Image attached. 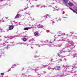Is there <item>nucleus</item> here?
<instances>
[{"mask_svg": "<svg viewBox=\"0 0 77 77\" xmlns=\"http://www.w3.org/2000/svg\"><path fill=\"white\" fill-rule=\"evenodd\" d=\"M61 11H62V10H61Z\"/></svg>", "mask_w": 77, "mask_h": 77, "instance_id": "nucleus-61", "label": "nucleus"}, {"mask_svg": "<svg viewBox=\"0 0 77 77\" xmlns=\"http://www.w3.org/2000/svg\"><path fill=\"white\" fill-rule=\"evenodd\" d=\"M72 11H73V12H74V13H76V14H77V12H76V11H75V10L72 9Z\"/></svg>", "mask_w": 77, "mask_h": 77, "instance_id": "nucleus-25", "label": "nucleus"}, {"mask_svg": "<svg viewBox=\"0 0 77 77\" xmlns=\"http://www.w3.org/2000/svg\"><path fill=\"white\" fill-rule=\"evenodd\" d=\"M68 5H69V6L71 7L72 6H73V3L71 2L69 3L68 4Z\"/></svg>", "mask_w": 77, "mask_h": 77, "instance_id": "nucleus-12", "label": "nucleus"}, {"mask_svg": "<svg viewBox=\"0 0 77 77\" xmlns=\"http://www.w3.org/2000/svg\"><path fill=\"white\" fill-rule=\"evenodd\" d=\"M31 48H32V49H33V48H32V47H31Z\"/></svg>", "mask_w": 77, "mask_h": 77, "instance_id": "nucleus-49", "label": "nucleus"}, {"mask_svg": "<svg viewBox=\"0 0 77 77\" xmlns=\"http://www.w3.org/2000/svg\"><path fill=\"white\" fill-rule=\"evenodd\" d=\"M59 57L61 58V59H59L58 60H60V61H62V59L63 57H64V56H59Z\"/></svg>", "mask_w": 77, "mask_h": 77, "instance_id": "nucleus-15", "label": "nucleus"}, {"mask_svg": "<svg viewBox=\"0 0 77 77\" xmlns=\"http://www.w3.org/2000/svg\"><path fill=\"white\" fill-rule=\"evenodd\" d=\"M69 9H70V10H71L72 11L73 10H72L73 9H72V8H70V7H69Z\"/></svg>", "mask_w": 77, "mask_h": 77, "instance_id": "nucleus-36", "label": "nucleus"}, {"mask_svg": "<svg viewBox=\"0 0 77 77\" xmlns=\"http://www.w3.org/2000/svg\"><path fill=\"white\" fill-rule=\"evenodd\" d=\"M55 47H61L62 46V44H58L57 45H55Z\"/></svg>", "mask_w": 77, "mask_h": 77, "instance_id": "nucleus-20", "label": "nucleus"}, {"mask_svg": "<svg viewBox=\"0 0 77 77\" xmlns=\"http://www.w3.org/2000/svg\"><path fill=\"white\" fill-rule=\"evenodd\" d=\"M29 29H32V27H30L29 28L26 27L24 28V30H29Z\"/></svg>", "mask_w": 77, "mask_h": 77, "instance_id": "nucleus-16", "label": "nucleus"}, {"mask_svg": "<svg viewBox=\"0 0 77 77\" xmlns=\"http://www.w3.org/2000/svg\"><path fill=\"white\" fill-rule=\"evenodd\" d=\"M61 68L60 67V66H57L55 67L53 69H51L52 70H54V69H57V70H59Z\"/></svg>", "mask_w": 77, "mask_h": 77, "instance_id": "nucleus-6", "label": "nucleus"}, {"mask_svg": "<svg viewBox=\"0 0 77 77\" xmlns=\"http://www.w3.org/2000/svg\"><path fill=\"white\" fill-rule=\"evenodd\" d=\"M68 74L67 73H65V72H63V74H61L60 75L58 74L57 75H55V77H64V75H67Z\"/></svg>", "mask_w": 77, "mask_h": 77, "instance_id": "nucleus-4", "label": "nucleus"}, {"mask_svg": "<svg viewBox=\"0 0 77 77\" xmlns=\"http://www.w3.org/2000/svg\"><path fill=\"white\" fill-rule=\"evenodd\" d=\"M15 66H17L16 64L13 65L11 67L12 68H15Z\"/></svg>", "mask_w": 77, "mask_h": 77, "instance_id": "nucleus-21", "label": "nucleus"}, {"mask_svg": "<svg viewBox=\"0 0 77 77\" xmlns=\"http://www.w3.org/2000/svg\"><path fill=\"white\" fill-rule=\"evenodd\" d=\"M34 7H35V6L34 5H32L31 7V8H34Z\"/></svg>", "mask_w": 77, "mask_h": 77, "instance_id": "nucleus-38", "label": "nucleus"}, {"mask_svg": "<svg viewBox=\"0 0 77 77\" xmlns=\"http://www.w3.org/2000/svg\"><path fill=\"white\" fill-rule=\"evenodd\" d=\"M35 36H38V35H39V34L38 33V32H36L34 33Z\"/></svg>", "mask_w": 77, "mask_h": 77, "instance_id": "nucleus-13", "label": "nucleus"}, {"mask_svg": "<svg viewBox=\"0 0 77 77\" xmlns=\"http://www.w3.org/2000/svg\"><path fill=\"white\" fill-rule=\"evenodd\" d=\"M26 14H27V13H26Z\"/></svg>", "mask_w": 77, "mask_h": 77, "instance_id": "nucleus-51", "label": "nucleus"}, {"mask_svg": "<svg viewBox=\"0 0 77 77\" xmlns=\"http://www.w3.org/2000/svg\"><path fill=\"white\" fill-rule=\"evenodd\" d=\"M72 56H73V57L74 58V57L77 56V54H72Z\"/></svg>", "mask_w": 77, "mask_h": 77, "instance_id": "nucleus-19", "label": "nucleus"}, {"mask_svg": "<svg viewBox=\"0 0 77 77\" xmlns=\"http://www.w3.org/2000/svg\"><path fill=\"white\" fill-rule=\"evenodd\" d=\"M40 6V5H36V8H38V7H39Z\"/></svg>", "mask_w": 77, "mask_h": 77, "instance_id": "nucleus-27", "label": "nucleus"}, {"mask_svg": "<svg viewBox=\"0 0 77 77\" xmlns=\"http://www.w3.org/2000/svg\"><path fill=\"white\" fill-rule=\"evenodd\" d=\"M51 21H52V23H54V21H53V20H51Z\"/></svg>", "mask_w": 77, "mask_h": 77, "instance_id": "nucleus-39", "label": "nucleus"}, {"mask_svg": "<svg viewBox=\"0 0 77 77\" xmlns=\"http://www.w3.org/2000/svg\"><path fill=\"white\" fill-rule=\"evenodd\" d=\"M43 42V44H49V43H52V41L49 42L47 40L45 42Z\"/></svg>", "mask_w": 77, "mask_h": 77, "instance_id": "nucleus-8", "label": "nucleus"}, {"mask_svg": "<svg viewBox=\"0 0 77 77\" xmlns=\"http://www.w3.org/2000/svg\"><path fill=\"white\" fill-rule=\"evenodd\" d=\"M31 70L32 71V70H33V69H32Z\"/></svg>", "mask_w": 77, "mask_h": 77, "instance_id": "nucleus-54", "label": "nucleus"}, {"mask_svg": "<svg viewBox=\"0 0 77 77\" xmlns=\"http://www.w3.org/2000/svg\"><path fill=\"white\" fill-rule=\"evenodd\" d=\"M2 32V29L0 28V32Z\"/></svg>", "mask_w": 77, "mask_h": 77, "instance_id": "nucleus-34", "label": "nucleus"}, {"mask_svg": "<svg viewBox=\"0 0 77 77\" xmlns=\"http://www.w3.org/2000/svg\"><path fill=\"white\" fill-rule=\"evenodd\" d=\"M74 37V38H75L76 39H77V37L75 36V35H74L73 36Z\"/></svg>", "mask_w": 77, "mask_h": 77, "instance_id": "nucleus-29", "label": "nucleus"}, {"mask_svg": "<svg viewBox=\"0 0 77 77\" xmlns=\"http://www.w3.org/2000/svg\"><path fill=\"white\" fill-rule=\"evenodd\" d=\"M28 45H27V46H28Z\"/></svg>", "mask_w": 77, "mask_h": 77, "instance_id": "nucleus-58", "label": "nucleus"}, {"mask_svg": "<svg viewBox=\"0 0 77 77\" xmlns=\"http://www.w3.org/2000/svg\"><path fill=\"white\" fill-rule=\"evenodd\" d=\"M43 7H44V8H45V7H46V6L45 5H44Z\"/></svg>", "mask_w": 77, "mask_h": 77, "instance_id": "nucleus-41", "label": "nucleus"}, {"mask_svg": "<svg viewBox=\"0 0 77 77\" xmlns=\"http://www.w3.org/2000/svg\"><path fill=\"white\" fill-rule=\"evenodd\" d=\"M51 45H50V46H51Z\"/></svg>", "mask_w": 77, "mask_h": 77, "instance_id": "nucleus-59", "label": "nucleus"}, {"mask_svg": "<svg viewBox=\"0 0 77 77\" xmlns=\"http://www.w3.org/2000/svg\"><path fill=\"white\" fill-rule=\"evenodd\" d=\"M9 70H11V69H9Z\"/></svg>", "mask_w": 77, "mask_h": 77, "instance_id": "nucleus-55", "label": "nucleus"}, {"mask_svg": "<svg viewBox=\"0 0 77 77\" xmlns=\"http://www.w3.org/2000/svg\"><path fill=\"white\" fill-rule=\"evenodd\" d=\"M43 72V74H46V72L45 71H44Z\"/></svg>", "mask_w": 77, "mask_h": 77, "instance_id": "nucleus-30", "label": "nucleus"}, {"mask_svg": "<svg viewBox=\"0 0 77 77\" xmlns=\"http://www.w3.org/2000/svg\"><path fill=\"white\" fill-rule=\"evenodd\" d=\"M23 41H27V39L25 38H23Z\"/></svg>", "mask_w": 77, "mask_h": 77, "instance_id": "nucleus-23", "label": "nucleus"}, {"mask_svg": "<svg viewBox=\"0 0 77 77\" xmlns=\"http://www.w3.org/2000/svg\"><path fill=\"white\" fill-rule=\"evenodd\" d=\"M23 69H24V68H22Z\"/></svg>", "mask_w": 77, "mask_h": 77, "instance_id": "nucleus-57", "label": "nucleus"}, {"mask_svg": "<svg viewBox=\"0 0 77 77\" xmlns=\"http://www.w3.org/2000/svg\"><path fill=\"white\" fill-rule=\"evenodd\" d=\"M38 76H39V77H40V76H41V75L38 74Z\"/></svg>", "mask_w": 77, "mask_h": 77, "instance_id": "nucleus-43", "label": "nucleus"}, {"mask_svg": "<svg viewBox=\"0 0 77 77\" xmlns=\"http://www.w3.org/2000/svg\"><path fill=\"white\" fill-rule=\"evenodd\" d=\"M68 68L69 69H73L74 68H77V67L75 65L73 64L72 66H68L67 65H63L62 66V69L63 72H65L66 73V69Z\"/></svg>", "mask_w": 77, "mask_h": 77, "instance_id": "nucleus-1", "label": "nucleus"}, {"mask_svg": "<svg viewBox=\"0 0 77 77\" xmlns=\"http://www.w3.org/2000/svg\"><path fill=\"white\" fill-rule=\"evenodd\" d=\"M4 74H5V73H1V75H2V76H3V75H4Z\"/></svg>", "mask_w": 77, "mask_h": 77, "instance_id": "nucleus-28", "label": "nucleus"}, {"mask_svg": "<svg viewBox=\"0 0 77 77\" xmlns=\"http://www.w3.org/2000/svg\"><path fill=\"white\" fill-rule=\"evenodd\" d=\"M43 6H42L40 7V8H43Z\"/></svg>", "mask_w": 77, "mask_h": 77, "instance_id": "nucleus-45", "label": "nucleus"}, {"mask_svg": "<svg viewBox=\"0 0 77 77\" xmlns=\"http://www.w3.org/2000/svg\"><path fill=\"white\" fill-rule=\"evenodd\" d=\"M62 53H63V50H62L61 51H59L58 53L57 54L58 56H59L60 54Z\"/></svg>", "mask_w": 77, "mask_h": 77, "instance_id": "nucleus-11", "label": "nucleus"}, {"mask_svg": "<svg viewBox=\"0 0 77 77\" xmlns=\"http://www.w3.org/2000/svg\"><path fill=\"white\" fill-rule=\"evenodd\" d=\"M68 44L67 45V47H68V51L69 52L71 51L72 49L74 48V47H75V46H74L73 44V42L72 41H68Z\"/></svg>", "mask_w": 77, "mask_h": 77, "instance_id": "nucleus-2", "label": "nucleus"}, {"mask_svg": "<svg viewBox=\"0 0 77 77\" xmlns=\"http://www.w3.org/2000/svg\"><path fill=\"white\" fill-rule=\"evenodd\" d=\"M19 17H20V15L19 14H17V15H16V17H15V18H19Z\"/></svg>", "mask_w": 77, "mask_h": 77, "instance_id": "nucleus-17", "label": "nucleus"}, {"mask_svg": "<svg viewBox=\"0 0 77 77\" xmlns=\"http://www.w3.org/2000/svg\"><path fill=\"white\" fill-rule=\"evenodd\" d=\"M15 24H18V23H17V22H15Z\"/></svg>", "mask_w": 77, "mask_h": 77, "instance_id": "nucleus-44", "label": "nucleus"}, {"mask_svg": "<svg viewBox=\"0 0 77 77\" xmlns=\"http://www.w3.org/2000/svg\"><path fill=\"white\" fill-rule=\"evenodd\" d=\"M8 39H8V36L5 37V38H4V41L5 42H4L3 44H2V45H6L7 46V48H9L10 47H11V45H8V43L6 42V41H7V40H8Z\"/></svg>", "mask_w": 77, "mask_h": 77, "instance_id": "nucleus-3", "label": "nucleus"}, {"mask_svg": "<svg viewBox=\"0 0 77 77\" xmlns=\"http://www.w3.org/2000/svg\"><path fill=\"white\" fill-rule=\"evenodd\" d=\"M52 60H53V59H52L51 60V61H52Z\"/></svg>", "mask_w": 77, "mask_h": 77, "instance_id": "nucleus-50", "label": "nucleus"}, {"mask_svg": "<svg viewBox=\"0 0 77 77\" xmlns=\"http://www.w3.org/2000/svg\"><path fill=\"white\" fill-rule=\"evenodd\" d=\"M14 26H10L9 27V30H12L14 29Z\"/></svg>", "mask_w": 77, "mask_h": 77, "instance_id": "nucleus-10", "label": "nucleus"}, {"mask_svg": "<svg viewBox=\"0 0 77 77\" xmlns=\"http://www.w3.org/2000/svg\"><path fill=\"white\" fill-rule=\"evenodd\" d=\"M75 72H74V73H75Z\"/></svg>", "mask_w": 77, "mask_h": 77, "instance_id": "nucleus-56", "label": "nucleus"}, {"mask_svg": "<svg viewBox=\"0 0 77 77\" xmlns=\"http://www.w3.org/2000/svg\"><path fill=\"white\" fill-rule=\"evenodd\" d=\"M17 44H20V45H22V44H23V43H18Z\"/></svg>", "mask_w": 77, "mask_h": 77, "instance_id": "nucleus-31", "label": "nucleus"}, {"mask_svg": "<svg viewBox=\"0 0 77 77\" xmlns=\"http://www.w3.org/2000/svg\"><path fill=\"white\" fill-rule=\"evenodd\" d=\"M64 61L65 62H66V58H65L64 59Z\"/></svg>", "mask_w": 77, "mask_h": 77, "instance_id": "nucleus-32", "label": "nucleus"}, {"mask_svg": "<svg viewBox=\"0 0 77 77\" xmlns=\"http://www.w3.org/2000/svg\"><path fill=\"white\" fill-rule=\"evenodd\" d=\"M45 18H48V17L50 18V16L48 15V14H47L45 16Z\"/></svg>", "mask_w": 77, "mask_h": 77, "instance_id": "nucleus-14", "label": "nucleus"}, {"mask_svg": "<svg viewBox=\"0 0 77 77\" xmlns=\"http://www.w3.org/2000/svg\"><path fill=\"white\" fill-rule=\"evenodd\" d=\"M35 1H37V0H35Z\"/></svg>", "mask_w": 77, "mask_h": 77, "instance_id": "nucleus-60", "label": "nucleus"}, {"mask_svg": "<svg viewBox=\"0 0 77 77\" xmlns=\"http://www.w3.org/2000/svg\"><path fill=\"white\" fill-rule=\"evenodd\" d=\"M63 1L64 2V4L66 6H68V4H67V3L68 2V0H63Z\"/></svg>", "mask_w": 77, "mask_h": 77, "instance_id": "nucleus-7", "label": "nucleus"}, {"mask_svg": "<svg viewBox=\"0 0 77 77\" xmlns=\"http://www.w3.org/2000/svg\"><path fill=\"white\" fill-rule=\"evenodd\" d=\"M75 76H77V74H75Z\"/></svg>", "mask_w": 77, "mask_h": 77, "instance_id": "nucleus-46", "label": "nucleus"}, {"mask_svg": "<svg viewBox=\"0 0 77 77\" xmlns=\"http://www.w3.org/2000/svg\"><path fill=\"white\" fill-rule=\"evenodd\" d=\"M24 44L25 45V44H25V43H24Z\"/></svg>", "mask_w": 77, "mask_h": 77, "instance_id": "nucleus-62", "label": "nucleus"}, {"mask_svg": "<svg viewBox=\"0 0 77 77\" xmlns=\"http://www.w3.org/2000/svg\"><path fill=\"white\" fill-rule=\"evenodd\" d=\"M56 10H57V9H55V10H53V11H56Z\"/></svg>", "mask_w": 77, "mask_h": 77, "instance_id": "nucleus-42", "label": "nucleus"}, {"mask_svg": "<svg viewBox=\"0 0 77 77\" xmlns=\"http://www.w3.org/2000/svg\"><path fill=\"white\" fill-rule=\"evenodd\" d=\"M20 24V23H18V24Z\"/></svg>", "mask_w": 77, "mask_h": 77, "instance_id": "nucleus-53", "label": "nucleus"}, {"mask_svg": "<svg viewBox=\"0 0 77 77\" xmlns=\"http://www.w3.org/2000/svg\"><path fill=\"white\" fill-rule=\"evenodd\" d=\"M39 27H40L41 28H42V27H43V26L41 25H39Z\"/></svg>", "mask_w": 77, "mask_h": 77, "instance_id": "nucleus-26", "label": "nucleus"}, {"mask_svg": "<svg viewBox=\"0 0 77 77\" xmlns=\"http://www.w3.org/2000/svg\"><path fill=\"white\" fill-rule=\"evenodd\" d=\"M1 57V55H0V57Z\"/></svg>", "mask_w": 77, "mask_h": 77, "instance_id": "nucleus-63", "label": "nucleus"}, {"mask_svg": "<svg viewBox=\"0 0 77 77\" xmlns=\"http://www.w3.org/2000/svg\"><path fill=\"white\" fill-rule=\"evenodd\" d=\"M58 33H59L60 35H59V36H63V35H65V33H62V32L60 31H59Z\"/></svg>", "mask_w": 77, "mask_h": 77, "instance_id": "nucleus-9", "label": "nucleus"}, {"mask_svg": "<svg viewBox=\"0 0 77 77\" xmlns=\"http://www.w3.org/2000/svg\"><path fill=\"white\" fill-rule=\"evenodd\" d=\"M0 37H2V35H0Z\"/></svg>", "mask_w": 77, "mask_h": 77, "instance_id": "nucleus-52", "label": "nucleus"}, {"mask_svg": "<svg viewBox=\"0 0 77 77\" xmlns=\"http://www.w3.org/2000/svg\"><path fill=\"white\" fill-rule=\"evenodd\" d=\"M51 69L52 68H51L50 67H48V69Z\"/></svg>", "mask_w": 77, "mask_h": 77, "instance_id": "nucleus-37", "label": "nucleus"}, {"mask_svg": "<svg viewBox=\"0 0 77 77\" xmlns=\"http://www.w3.org/2000/svg\"><path fill=\"white\" fill-rule=\"evenodd\" d=\"M61 21V19H59L57 21Z\"/></svg>", "mask_w": 77, "mask_h": 77, "instance_id": "nucleus-35", "label": "nucleus"}, {"mask_svg": "<svg viewBox=\"0 0 77 77\" xmlns=\"http://www.w3.org/2000/svg\"><path fill=\"white\" fill-rule=\"evenodd\" d=\"M72 33V32H70V33Z\"/></svg>", "mask_w": 77, "mask_h": 77, "instance_id": "nucleus-64", "label": "nucleus"}, {"mask_svg": "<svg viewBox=\"0 0 77 77\" xmlns=\"http://www.w3.org/2000/svg\"><path fill=\"white\" fill-rule=\"evenodd\" d=\"M48 66L47 65H42V67H37L36 69H35V72H36V71H37V69H42V68H45L46 67H47Z\"/></svg>", "mask_w": 77, "mask_h": 77, "instance_id": "nucleus-5", "label": "nucleus"}, {"mask_svg": "<svg viewBox=\"0 0 77 77\" xmlns=\"http://www.w3.org/2000/svg\"><path fill=\"white\" fill-rule=\"evenodd\" d=\"M5 18H6V19H8V17H5Z\"/></svg>", "mask_w": 77, "mask_h": 77, "instance_id": "nucleus-47", "label": "nucleus"}, {"mask_svg": "<svg viewBox=\"0 0 77 77\" xmlns=\"http://www.w3.org/2000/svg\"><path fill=\"white\" fill-rule=\"evenodd\" d=\"M31 41H35V39L34 38H32L31 40Z\"/></svg>", "mask_w": 77, "mask_h": 77, "instance_id": "nucleus-33", "label": "nucleus"}, {"mask_svg": "<svg viewBox=\"0 0 77 77\" xmlns=\"http://www.w3.org/2000/svg\"><path fill=\"white\" fill-rule=\"evenodd\" d=\"M0 41H2V39H0Z\"/></svg>", "mask_w": 77, "mask_h": 77, "instance_id": "nucleus-48", "label": "nucleus"}, {"mask_svg": "<svg viewBox=\"0 0 77 77\" xmlns=\"http://www.w3.org/2000/svg\"><path fill=\"white\" fill-rule=\"evenodd\" d=\"M67 40L66 38H64L62 40V41H67Z\"/></svg>", "mask_w": 77, "mask_h": 77, "instance_id": "nucleus-22", "label": "nucleus"}, {"mask_svg": "<svg viewBox=\"0 0 77 77\" xmlns=\"http://www.w3.org/2000/svg\"><path fill=\"white\" fill-rule=\"evenodd\" d=\"M2 22H4L5 21H4V20H2V21L0 20V22H2Z\"/></svg>", "mask_w": 77, "mask_h": 77, "instance_id": "nucleus-40", "label": "nucleus"}, {"mask_svg": "<svg viewBox=\"0 0 77 77\" xmlns=\"http://www.w3.org/2000/svg\"><path fill=\"white\" fill-rule=\"evenodd\" d=\"M46 45L45 44H43V45H39L38 44H37L36 45L37 46H38V47H40V45H42V46H43V45Z\"/></svg>", "mask_w": 77, "mask_h": 77, "instance_id": "nucleus-18", "label": "nucleus"}, {"mask_svg": "<svg viewBox=\"0 0 77 77\" xmlns=\"http://www.w3.org/2000/svg\"><path fill=\"white\" fill-rule=\"evenodd\" d=\"M49 65H51V66H52L53 65H54V64L49 63Z\"/></svg>", "mask_w": 77, "mask_h": 77, "instance_id": "nucleus-24", "label": "nucleus"}]
</instances>
